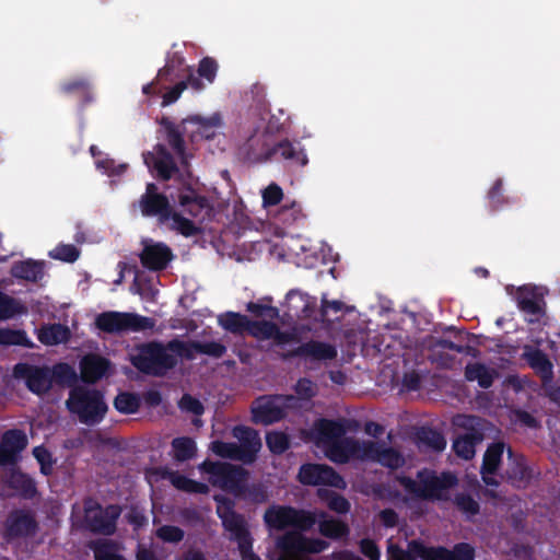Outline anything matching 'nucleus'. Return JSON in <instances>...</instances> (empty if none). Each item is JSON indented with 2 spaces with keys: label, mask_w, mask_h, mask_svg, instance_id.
I'll return each mask as SVG.
<instances>
[{
  "label": "nucleus",
  "mask_w": 560,
  "mask_h": 560,
  "mask_svg": "<svg viewBox=\"0 0 560 560\" xmlns=\"http://www.w3.org/2000/svg\"><path fill=\"white\" fill-rule=\"evenodd\" d=\"M159 124L164 129L166 144L158 143L152 152L143 154L144 163L159 180L175 178L179 183L178 203L191 217L209 208V200L194 187L196 179L190 167L192 154L187 151L184 125H176L163 116Z\"/></svg>",
  "instance_id": "1"
},
{
  "label": "nucleus",
  "mask_w": 560,
  "mask_h": 560,
  "mask_svg": "<svg viewBox=\"0 0 560 560\" xmlns=\"http://www.w3.org/2000/svg\"><path fill=\"white\" fill-rule=\"evenodd\" d=\"M267 132H255L243 144V152L252 162L288 161L291 165L305 166L307 155L299 141L283 139L270 143Z\"/></svg>",
  "instance_id": "2"
},
{
  "label": "nucleus",
  "mask_w": 560,
  "mask_h": 560,
  "mask_svg": "<svg viewBox=\"0 0 560 560\" xmlns=\"http://www.w3.org/2000/svg\"><path fill=\"white\" fill-rule=\"evenodd\" d=\"M217 503V515L221 520L223 528L230 534V540L237 544L242 560H261L254 552V539L248 528L245 516L235 511V502L224 495L213 497Z\"/></svg>",
  "instance_id": "3"
},
{
  "label": "nucleus",
  "mask_w": 560,
  "mask_h": 560,
  "mask_svg": "<svg viewBox=\"0 0 560 560\" xmlns=\"http://www.w3.org/2000/svg\"><path fill=\"white\" fill-rule=\"evenodd\" d=\"M130 362L142 374L162 377L176 368L178 359L170 353L167 343L153 340L137 345Z\"/></svg>",
  "instance_id": "4"
},
{
  "label": "nucleus",
  "mask_w": 560,
  "mask_h": 560,
  "mask_svg": "<svg viewBox=\"0 0 560 560\" xmlns=\"http://www.w3.org/2000/svg\"><path fill=\"white\" fill-rule=\"evenodd\" d=\"M417 478L419 482L411 477L399 475L396 480L406 492L421 500H448L444 491L457 485L456 476L448 471L436 476L433 470L422 469L418 471Z\"/></svg>",
  "instance_id": "5"
},
{
  "label": "nucleus",
  "mask_w": 560,
  "mask_h": 560,
  "mask_svg": "<svg viewBox=\"0 0 560 560\" xmlns=\"http://www.w3.org/2000/svg\"><path fill=\"white\" fill-rule=\"evenodd\" d=\"M67 408L71 413L78 416L81 423L86 425L100 423L107 412V405L102 392L85 387H77L70 392Z\"/></svg>",
  "instance_id": "6"
},
{
  "label": "nucleus",
  "mask_w": 560,
  "mask_h": 560,
  "mask_svg": "<svg viewBox=\"0 0 560 560\" xmlns=\"http://www.w3.org/2000/svg\"><path fill=\"white\" fill-rule=\"evenodd\" d=\"M94 325L102 332L121 335L150 330L154 327L155 322L151 317L137 313L106 311L95 317Z\"/></svg>",
  "instance_id": "7"
},
{
  "label": "nucleus",
  "mask_w": 560,
  "mask_h": 560,
  "mask_svg": "<svg viewBox=\"0 0 560 560\" xmlns=\"http://www.w3.org/2000/svg\"><path fill=\"white\" fill-rule=\"evenodd\" d=\"M201 469L210 476V482L231 494L240 495L242 493L243 481L248 480V471L236 465L222 462L205 460Z\"/></svg>",
  "instance_id": "8"
},
{
  "label": "nucleus",
  "mask_w": 560,
  "mask_h": 560,
  "mask_svg": "<svg viewBox=\"0 0 560 560\" xmlns=\"http://www.w3.org/2000/svg\"><path fill=\"white\" fill-rule=\"evenodd\" d=\"M121 511L118 504L102 506L98 502L90 500L84 504V526L93 534L113 536L117 530Z\"/></svg>",
  "instance_id": "9"
},
{
  "label": "nucleus",
  "mask_w": 560,
  "mask_h": 560,
  "mask_svg": "<svg viewBox=\"0 0 560 560\" xmlns=\"http://www.w3.org/2000/svg\"><path fill=\"white\" fill-rule=\"evenodd\" d=\"M264 522L267 527L276 530H283L288 527L308 530L315 524V517L308 511L298 510L290 505L273 504L265 511Z\"/></svg>",
  "instance_id": "10"
},
{
  "label": "nucleus",
  "mask_w": 560,
  "mask_h": 560,
  "mask_svg": "<svg viewBox=\"0 0 560 560\" xmlns=\"http://www.w3.org/2000/svg\"><path fill=\"white\" fill-rule=\"evenodd\" d=\"M296 401L293 395H271L260 398L257 407L253 408V421L261 424H272L287 417V409Z\"/></svg>",
  "instance_id": "11"
},
{
  "label": "nucleus",
  "mask_w": 560,
  "mask_h": 560,
  "mask_svg": "<svg viewBox=\"0 0 560 560\" xmlns=\"http://www.w3.org/2000/svg\"><path fill=\"white\" fill-rule=\"evenodd\" d=\"M38 530V522L31 510L15 509L4 522L2 537L7 542L34 536Z\"/></svg>",
  "instance_id": "12"
},
{
  "label": "nucleus",
  "mask_w": 560,
  "mask_h": 560,
  "mask_svg": "<svg viewBox=\"0 0 560 560\" xmlns=\"http://www.w3.org/2000/svg\"><path fill=\"white\" fill-rule=\"evenodd\" d=\"M298 479L305 486H330L345 489V479L330 466L325 464L306 463L301 465Z\"/></svg>",
  "instance_id": "13"
},
{
  "label": "nucleus",
  "mask_w": 560,
  "mask_h": 560,
  "mask_svg": "<svg viewBox=\"0 0 560 560\" xmlns=\"http://www.w3.org/2000/svg\"><path fill=\"white\" fill-rule=\"evenodd\" d=\"M13 376L24 380L27 389L36 395L46 394L52 385V374L47 366L20 362L13 368Z\"/></svg>",
  "instance_id": "14"
},
{
  "label": "nucleus",
  "mask_w": 560,
  "mask_h": 560,
  "mask_svg": "<svg viewBox=\"0 0 560 560\" xmlns=\"http://www.w3.org/2000/svg\"><path fill=\"white\" fill-rule=\"evenodd\" d=\"M365 441L342 436L325 447L326 457L335 464H348L351 459L365 462Z\"/></svg>",
  "instance_id": "15"
},
{
  "label": "nucleus",
  "mask_w": 560,
  "mask_h": 560,
  "mask_svg": "<svg viewBox=\"0 0 560 560\" xmlns=\"http://www.w3.org/2000/svg\"><path fill=\"white\" fill-rule=\"evenodd\" d=\"M515 301L521 312L532 316L528 322L537 323L546 315L545 294L536 285H523L516 291Z\"/></svg>",
  "instance_id": "16"
},
{
  "label": "nucleus",
  "mask_w": 560,
  "mask_h": 560,
  "mask_svg": "<svg viewBox=\"0 0 560 560\" xmlns=\"http://www.w3.org/2000/svg\"><path fill=\"white\" fill-rule=\"evenodd\" d=\"M503 477L512 487L525 489L530 485L534 478V470L528 465L524 455L514 453L513 450L509 447L508 464Z\"/></svg>",
  "instance_id": "17"
},
{
  "label": "nucleus",
  "mask_w": 560,
  "mask_h": 560,
  "mask_svg": "<svg viewBox=\"0 0 560 560\" xmlns=\"http://www.w3.org/2000/svg\"><path fill=\"white\" fill-rule=\"evenodd\" d=\"M364 457L365 462L377 463L392 470L405 465V457L399 451L380 441H365Z\"/></svg>",
  "instance_id": "18"
},
{
  "label": "nucleus",
  "mask_w": 560,
  "mask_h": 560,
  "mask_svg": "<svg viewBox=\"0 0 560 560\" xmlns=\"http://www.w3.org/2000/svg\"><path fill=\"white\" fill-rule=\"evenodd\" d=\"M277 547L285 553H319L328 547V542L289 532L278 539Z\"/></svg>",
  "instance_id": "19"
},
{
  "label": "nucleus",
  "mask_w": 560,
  "mask_h": 560,
  "mask_svg": "<svg viewBox=\"0 0 560 560\" xmlns=\"http://www.w3.org/2000/svg\"><path fill=\"white\" fill-rule=\"evenodd\" d=\"M232 433L240 441L238 448L243 457V464H253L261 448V440L258 432L253 428L240 424L233 428Z\"/></svg>",
  "instance_id": "20"
},
{
  "label": "nucleus",
  "mask_w": 560,
  "mask_h": 560,
  "mask_svg": "<svg viewBox=\"0 0 560 560\" xmlns=\"http://www.w3.org/2000/svg\"><path fill=\"white\" fill-rule=\"evenodd\" d=\"M285 358H307L312 361L334 360L337 358V349L328 342L310 340L290 351Z\"/></svg>",
  "instance_id": "21"
},
{
  "label": "nucleus",
  "mask_w": 560,
  "mask_h": 560,
  "mask_svg": "<svg viewBox=\"0 0 560 560\" xmlns=\"http://www.w3.org/2000/svg\"><path fill=\"white\" fill-rule=\"evenodd\" d=\"M141 265L149 270L160 271L167 267L173 258L171 248L163 243L145 244L139 255Z\"/></svg>",
  "instance_id": "22"
},
{
  "label": "nucleus",
  "mask_w": 560,
  "mask_h": 560,
  "mask_svg": "<svg viewBox=\"0 0 560 560\" xmlns=\"http://www.w3.org/2000/svg\"><path fill=\"white\" fill-rule=\"evenodd\" d=\"M139 207L143 217L158 218L160 223H166L172 217L173 207L166 195L141 196Z\"/></svg>",
  "instance_id": "23"
},
{
  "label": "nucleus",
  "mask_w": 560,
  "mask_h": 560,
  "mask_svg": "<svg viewBox=\"0 0 560 560\" xmlns=\"http://www.w3.org/2000/svg\"><path fill=\"white\" fill-rule=\"evenodd\" d=\"M346 419H319L314 424V432L317 440L324 445V448L346 435L349 427Z\"/></svg>",
  "instance_id": "24"
},
{
  "label": "nucleus",
  "mask_w": 560,
  "mask_h": 560,
  "mask_svg": "<svg viewBox=\"0 0 560 560\" xmlns=\"http://www.w3.org/2000/svg\"><path fill=\"white\" fill-rule=\"evenodd\" d=\"M287 307L291 316L299 319H308L313 316L316 308V301L307 294L298 290H291L287 293Z\"/></svg>",
  "instance_id": "25"
},
{
  "label": "nucleus",
  "mask_w": 560,
  "mask_h": 560,
  "mask_svg": "<svg viewBox=\"0 0 560 560\" xmlns=\"http://www.w3.org/2000/svg\"><path fill=\"white\" fill-rule=\"evenodd\" d=\"M27 445V438L22 430L11 429L3 433L0 447L3 450L4 464L15 462L16 454L23 451Z\"/></svg>",
  "instance_id": "26"
},
{
  "label": "nucleus",
  "mask_w": 560,
  "mask_h": 560,
  "mask_svg": "<svg viewBox=\"0 0 560 560\" xmlns=\"http://www.w3.org/2000/svg\"><path fill=\"white\" fill-rule=\"evenodd\" d=\"M185 59L177 52L168 56L163 68H161L155 78L160 84V90L167 89L166 83H175L183 77Z\"/></svg>",
  "instance_id": "27"
},
{
  "label": "nucleus",
  "mask_w": 560,
  "mask_h": 560,
  "mask_svg": "<svg viewBox=\"0 0 560 560\" xmlns=\"http://www.w3.org/2000/svg\"><path fill=\"white\" fill-rule=\"evenodd\" d=\"M10 272L15 279L36 283L45 276V262L34 259L15 261Z\"/></svg>",
  "instance_id": "28"
},
{
  "label": "nucleus",
  "mask_w": 560,
  "mask_h": 560,
  "mask_svg": "<svg viewBox=\"0 0 560 560\" xmlns=\"http://www.w3.org/2000/svg\"><path fill=\"white\" fill-rule=\"evenodd\" d=\"M109 365V360L104 357L94 354L84 357L80 363L83 381L86 383L100 381L107 373Z\"/></svg>",
  "instance_id": "29"
},
{
  "label": "nucleus",
  "mask_w": 560,
  "mask_h": 560,
  "mask_svg": "<svg viewBox=\"0 0 560 560\" xmlns=\"http://www.w3.org/2000/svg\"><path fill=\"white\" fill-rule=\"evenodd\" d=\"M7 485L24 500H33L38 494L35 480L30 475L19 469L10 472Z\"/></svg>",
  "instance_id": "30"
},
{
  "label": "nucleus",
  "mask_w": 560,
  "mask_h": 560,
  "mask_svg": "<svg viewBox=\"0 0 560 560\" xmlns=\"http://www.w3.org/2000/svg\"><path fill=\"white\" fill-rule=\"evenodd\" d=\"M528 365L539 375L541 383L547 385L553 380V365L548 355L540 349H532L524 354Z\"/></svg>",
  "instance_id": "31"
},
{
  "label": "nucleus",
  "mask_w": 560,
  "mask_h": 560,
  "mask_svg": "<svg viewBox=\"0 0 560 560\" xmlns=\"http://www.w3.org/2000/svg\"><path fill=\"white\" fill-rule=\"evenodd\" d=\"M483 440V434L471 429L462 435H458L454 441L452 448L455 454L463 459H471L476 453V445Z\"/></svg>",
  "instance_id": "32"
},
{
  "label": "nucleus",
  "mask_w": 560,
  "mask_h": 560,
  "mask_svg": "<svg viewBox=\"0 0 560 560\" xmlns=\"http://www.w3.org/2000/svg\"><path fill=\"white\" fill-rule=\"evenodd\" d=\"M164 477L174 488L186 493L208 494L210 490L207 483L190 479L178 471H167Z\"/></svg>",
  "instance_id": "33"
},
{
  "label": "nucleus",
  "mask_w": 560,
  "mask_h": 560,
  "mask_svg": "<svg viewBox=\"0 0 560 560\" xmlns=\"http://www.w3.org/2000/svg\"><path fill=\"white\" fill-rule=\"evenodd\" d=\"M70 329L62 324L55 323L43 326L38 331V340L46 346H57L67 342Z\"/></svg>",
  "instance_id": "34"
},
{
  "label": "nucleus",
  "mask_w": 560,
  "mask_h": 560,
  "mask_svg": "<svg viewBox=\"0 0 560 560\" xmlns=\"http://www.w3.org/2000/svg\"><path fill=\"white\" fill-rule=\"evenodd\" d=\"M60 90L63 94L77 96L81 106H85L93 100L91 84L84 78L66 81L60 85Z\"/></svg>",
  "instance_id": "35"
},
{
  "label": "nucleus",
  "mask_w": 560,
  "mask_h": 560,
  "mask_svg": "<svg viewBox=\"0 0 560 560\" xmlns=\"http://www.w3.org/2000/svg\"><path fill=\"white\" fill-rule=\"evenodd\" d=\"M416 436L419 447H424L434 452H442L446 446L444 435L436 429L430 427L420 428Z\"/></svg>",
  "instance_id": "36"
},
{
  "label": "nucleus",
  "mask_w": 560,
  "mask_h": 560,
  "mask_svg": "<svg viewBox=\"0 0 560 560\" xmlns=\"http://www.w3.org/2000/svg\"><path fill=\"white\" fill-rule=\"evenodd\" d=\"M249 318L236 312H225L219 316V325L233 335H244L248 329Z\"/></svg>",
  "instance_id": "37"
},
{
  "label": "nucleus",
  "mask_w": 560,
  "mask_h": 560,
  "mask_svg": "<svg viewBox=\"0 0 560 560\" xmlns=\"http://www.w3.org/2000/svg\"><path fill=\"white\" fill-rule=\"evenodd\" d=\"M503 453L504 443H491L483 454L480 472H490V475H495L499 467L501 466Z\"/></svg>",
  "instance_id": "38"
},
{
  "label": "nucleus",
  "mask_w": 560,
  "mask_h": 560,
  "mask_svg": "<svg viewBox=\"0 0 560 560\" xmlns=\"http://www.w3.org/2000/svg\"><path fill=\"white\" fill-rule=\"evenodd\" d=\"M465 377L469 382L477 381L481 388H489L493 384V373L482 363H468L465 368Z\"/></svg>",
  "instance_id": "39"
},
{
  "label": "nucleus",
  "mask_w": 560,
  "mask_h": 560,
  "mask_svg": "<svg viewBox=\"0 0 560 560\" xmlns=\"http://www.w3.org/2000/svg\"><path fill=\"white\" fill-rule=\"evenodd\" d=\"M27 313V307L18 299L0 290V322Z\"/></svg>",
  "instance_id": "40"
},
{
  "label": "nucleus",
  "mask_w": 560,
  "mask_h": 560,
  "mask_svg": "<svg viewBox=\"0 0 560 560\" xmlns=\"http://www.w3.org/2000/svg\"><path fill=\"white\" fill-rule=\"evenodd\" d=\"M411 549L421 560H452L451 551L446 547H427L421 542L413 541Z\"/></svg>",
  "instance_id": "41"
},
{
  "label": "nucleus",
  "mask_w": 560,
  "mask_h": 560,
  "mask_svg": "<svg viewBox=\"0 0 560 560\" xmlns=\"http://www.w3.org/2000/svg\"><path fill=\"white\" fill-rule=\"evenodd\" d=\"M90 548L93 550L94 560H126L118 553L117 545L112 540H98L93 542Z\"/></svg>",
  "instance_id": "42"
},
{
  "label": "nucleus",
  "mask_w": 560,
  "mask_h": 560,
  "mask_svg": "<svg viewBox=\"0 0 560 560\" xmlns=\"http://www.w3.org/2000/svg\"><path fill=\"white\" fill-rule=\"evenodd\" d=\"M235 498L249 501L255 504H260L268 500V493L265 486L260 482L248 485L247 481H243L242 493L240 495H235Z\"/></svg>",
  "instance_id": "43"
},
{
  "label": "nucleus",
  "mask_w": 560,
  "mask_h": 560,
  "mask_svg": "<svg viewBox=\"0 0 560 560\" xmlns=\"http://www.w3.org/2000/svg\"><path fill=\"white\" fill-rule=\"evenodd\" d=\"M172 447L174 450V458L177 462L191 459L196 455L197 451L195 441L187 436L175 438L172 441Z\"/></svg>",
  "instance_id": "44"
},
{
  "label": "nucleus",
  "mask_w": 560,
  "mask_h": 560,
  "mask_svg": "<svg viewBox=\"0 0 560 560\" xmlns=\"http://www.w3.org/2000/svg\"><path fill=\"white\" fill-rule=\"evenodd\" d=\"M456 509L467 518H470L480 512V504L469 493L458 492L453 498Z\"/></svg>",
  "instance_id": "45"
},
{
  "label": "nucleus",
  "mask_w": 560,
  "mask_h": 560,
  "mask_svg": "<svg viewBox=\"0 0 560 560\" xmlns=\"http://www.w3.org/2000/svg\"><path fill=\"white\" fill-rule=\"evenodd\" d=\"M114 407L124 415L136 413L140 408V399L133 393L121 392L115 397Z\"/></svg>",
  "instance_id": "46"
},
{
  "label": "nucleus",
  "mask_w": 560,
  "mask_h": 560,
  "mask_svg": "<svg viewBox=\"0 0 560 560\" xmlns=\"http://www.w3.org/2000/svg\"><path fill=\"white\" fill-rule=\"evenodd\" d=\"M197 341H183L177 338L167 342L170 353L177 358L194 360L197 352L195 345Z\"/></svg>",
  "instance_id": "47"
},
{
  "label": "nucleus",
  "mask_w": 560,
  "mask_h": 560,
  "mask_svg": "<svg viewBox=\"0 0 560 560\" xmlns=\"http://www.w3.org/2000/svg\"><path fill=\"white\" fill-rule=\"evenodd\" d=\"M170 220L172 221L171 229L177 231L185 237L195 236L200 232V229L197 228L191 220L184 218L180 213L174 210L172 211Z\"/></svg>",
  "instance_id": "48"
},
{
  "label": "nucleus",
  "mask_w": 560,
  "mask_h": 560,
  "mask_svg": "<svg viewBox=\"0 0 560 560\" xmlns=\"http://www.w3.org/2000/svg\"><path fill=\"white\" fill-rule=\"evenodd\" d=\"M211 451L219 457L243 463V457L236 443L217 440L211 443Z\"/></svg>",
  "instance_id": "49"
},
{
  "label": "nucleus",
  "mask_w": 560,
  "mask_h": 560,
  "mask_svg": "<svg viewBox=\"0 0 560 560\" xmlns=\"http://www.w3.org/2000/svg\"><path fill=\"white\" fill-rule=\"evenodd\" d=\"M266 444L275 455H281L290 448L288 434L281 431H271L266 434Z\"/></svg>",
  "instance_id": "50"
},
{
  "label": "nucleus",
  "mask_w": 560,
  "mask_h": 560,
  "mask_svg": "<svg viewBox=\"0 0 560 560\" xmlns=\"http://www.w3.org/2000/svg\"><path fill=\"white\" fill-rule=\"evenodd\" d=\"M49 257L63 262L72 264L80 257V249L73 244H58L49 252Z\"/></svg>",
  "instance_id": "51"
},
{
  "label": "nucleus",
  "mask_w": 560,
  "mask_h": 560,
  "mask_svg": "<svg viewBox=\"0 0 560 560\" xmlns=\"http://www.w3.org/2000/svg\"><path fill=\"white\" fill-rule=\"evenodd\" d=\"M276 329V324L267 320H250L248 324L247 334L260 340L271 339V331Z\"/></svg>",
  "instance_id": "52"
},
{
  "label": "nucleus",
  "mask_w": 560,
  "mask_h": 560,
  "mask_svg": "<svg viewBox=\"0 0 560 560\" xmlns=\"http://www.w3.org/2000/svg\"><path fill=\"white\" fill-rule=\"evenodd\" d=\"M319 532L322 535L328 538H340L348 534V526L337 520L323 521L319 524Z\"/></svg>",
  "instance_id": "53"
},
{
  "label": "nucleus",
  "mask_w": 560,
  "mask_h": 560,
  "mask_svg": "<svg viewBox=\"0 0 560 560\" xmlns=\"http://www.w3.org/2000/svg\"><path fill=\"white\" fill-rule=\"evenodd\" d=\"M33 456L39 464L40 472L44 476L51 475L55 464L51 453L44 445H39L33 448Z\"/></svg>",
  "instance_id": "54"
},
{
  "label": "nucleus",
  "mask_w": 560,
  "mask_h": 560,
  "mask_svg": "<svg viewBox=\"0 0 560 560\" xmlns=\"http://www.w3.org/2000/svg\"><path fill=\"white\" fill-rule=\"evenodd\" d=\"M27 336L24 330H14L10 328H0V345L3 346H24Z\"/></svg>",
  "instance_id": "55"
},
{
  "label": "nucleus",
  "mask_w": 560,
  "mask_h": 560,
  "mask_svg": "<svg viewBox=\"0 0 560 560\" xmlns=\"http://www.w3.org/2000/svg\"><path fill=\"white\" fill-rule=\"evenodd\" d=\"M195 348L198 353L206 354L214 359H220L226 353V347L218 341H197Z\"/></svg>",
  "instance_id": "56"
},
{
  "label": "nucleus",
  "mask_w": 560,
  "mask_h": 560,
  "mask_svg": "<svg viewBox=\"0 0 560 560\" xmlns=\"http://www.w3.org/2000/svg\"><path fill=\"white\" fill-rule=\"evenodd\" d=\"M218 62L211 57H203L198 65L197 73L200 78L213 83L218 72Z\"/></svg>",
  "instance_id": "57"
},
{
  "label": "nucleus",
  "mask_w": 560,
  "mask_h": 560,
  "mask_svg": "<svg viewBox=\"0 0 560 560\" xmlns=\"http://www.w3.org/2000/svg\"><path fill=\"white\" fill-rule=\"evenodd\" d=\"M51 371L52 381L56 380L58 383H72L77 378L74 369L68 363H58Z\"/></svg>",
  "instance_id": "58"
},
{
  "label": "nucleus",
  "mask_w": 560,
  "mask_h": 560,
  "mask_svg": "<svg viewBox=\"0 0 560 560\" xmlns=\"http://www.w3.org/2000/svg\"><path fill=\"white\" fill-rule=\"evenodd\" d=\"M156 536L166 542L177 544L184 539V530L174 525H163L158 528Z\"/></svg>",
  "instance_id": "59"
},
{
  "label": "nucleus",
  "mask_w": 560,
  "mask_h": 560,
  "mask_svg": "<svg viewBox=\"0 0 560 560\" xmlns=\"http://www.w3.org/2000/svg\"><path fill=\"white\" fill-rule=\"evenodd\" d=\"M187 121L197 124L199 132H206V129L218 128L222 124V119L219 114H213L210 117L194 116L188 119H184L182 125H185Z\"/></svg>",
  "instance_id": "60"
},
{
  "label": "nucleus",
  "mask_w": 560,
  "mask_h": 560,
  "mask_svg": "<svg viewBox=\"0 0 560 560\" xmlns=\"http://www.w3.org/2000/svg\"><path fill=\"white\" fill-rule=\"evenodd\" d=\"M279 215L283 223L292 224L303 217L302 207L296 201H292L290 205L285 203L282 206Z\"/></svg>",
  "instance_id": "61"
},
{
  "label": "nucleus",
  "mask_w": 560,
  "mask_h": 560,
  "mask_svg": "<svg viewBox=\"0 0 560 560\" xmlns=\"http://www.w3.org/2000/svg\"><path fill=\"white\" fill-rule=\"evenodd\" d=\"M488 199L492 210L499 209L502 205L505 203V198L503 196V182L501 178H498L491 188L488 191Z\"/></svg>",
  "instance_id": "62"
},
{
  "label": "nucleus",
  "mask_w": 560,
  "mask_h": 560,
  "mask_svg": "<svg viewBox=\"0 0 560 560\" xmlns=\"http://www.w3.org/2000/svg\"><path fill=\"white\" fill-rule=\"evenodd\" d=\"M283 198V191L277 184H270L262 191V203L265 207L277 206Z\"/></svg>",
  "instance_id": "63"
},
{
  "label": "nucleus",
  "mask_w": 560,
  "mask_h": 560,
  "mask_svg": "<svg viewBox=\"0 0 560 560\" xmlns=\"http://www.w3.org/2000/svg\"><path fill=\"white\" fill-rule=\"evenodd\" d=\"M450 551L452 560H475V548L467 542H458Z\"/></svg>",
  "instance_id": "64"
}]
</instances>
